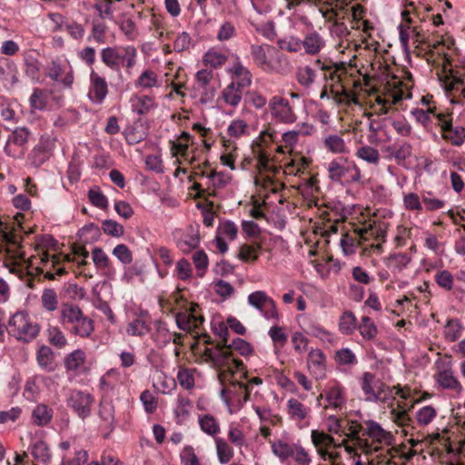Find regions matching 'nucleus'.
Here are the masks:
<instances>
[{
  "instance_id": "nucleus-11",
  "label": "nucleus",
  "mask_w": 465,
  "mask_h": 465,
  "mask_svg": "<svg viewBox=\"0 0 465 465\" xmlns=\"http://www.w3.org/2000/svg\"><path fill=\"white\" fill-rule=\"evenodd\" d=\"M302 44L305 53L311 55L318 54L325 46V41L316 31L308 33L304 39L302 40Z\"/></svg>"
},
{
  "instance_id": "nucleus-50",
  "label": "nucleus",
  "mask_w": 465,
  "mask_h": 465,
  "mask_svg": "<svg viewBox=\"0 0 465 465\" xmlns=\"http://www.w3.org/2000/svg\"><path fill=\"white\" fill-rule=\"evenodd\" d=\"M30 105L33 109L43 110L46 106V97L44 90L35 88L29 99Z\"/></svg>"
},
{
  "instance_id": "nucleus-1",
  "label": "nucleus",
  "mask_w": 465,
  "mask_h": 465,
  "mask_svg": "<svg viewBox=\"0 0 465 465\" xmlns=\"http://www.w3.org/2000/svg\"><path fill=\"white\" fill-rule=\"evenodd\" d=\"M61 320L64 324H73L71 332L82 338L89 337L94 330V321L84 316L81 309L73 303L63 304Z\"/></svg>"
},
{
  "instance_id": "nucleus-39",
  "label": "nucleus",
  "mask_w": 465,
  "mask_h": 465,
  "mask_svg": "<svg viewBox=\"0 0 465 465\" xmlns=\"http://www.w3.org/2000/svg\"><path fill=\"white\" fill-rule=\"evenodd\" d=\"M203 61L206 64H209L213 68H217L225 64L227 61V56L214 49H210L205 53Z\"/></svg>"
},
{
  "instance_id": "nucleus-28",
  "label": "nucleus",
  "mask_w": 465,
  "mask_h": 465,
  "mask_svg": "<svg viewBox=\"0 0 465 465\" xmlns=\"http://www.w3.org/2000/svg\"><path fill=\"white\" fill-rule=\"evenodd\" d=\"M356 329V318L351 312H344L339 322V330L342 334L350 335Z\"/></svg>"
},
{
  "instance_id": "nucleus-23",
  "label": "nucleus",
  "mask_w": 465,
  "mask_h": 465,
  "mask_svg": "<svg viewBox=\"0 0 465 465\" xmlns=\"http://www.w3.org/2000/svg\"><path fill=\"white\" fill-rule=\"evenodd\" d=\"M198 422L201 430L210 436H215L220 432L219 422L211 414L199 415Z\"/></svg>"
},
{
  "instance_id": "nucleus-59",
  "label": "nucleus",
  "mask_w": 465,
  "mask_h": 465,
  "mask_svg": "<svg viewBox=\"0 0 465 465\" xmlns=\"http://www.w3.org/2000/svg\"><path fill=\"white\" fill-rule=\"evenodd\" d=\"M260 248V244H257L256 246L243 244L240 249L238 258L243 262H248L250 260L256 261L258 259V255H256L255 252Z\"/></svg>"
},
{
  "instance_id": "nucleus-44",
  "label": "nucleus",
  "mask_w": 465,
  "mask_h": 465,
  "mask_svg": "<svg viewBox=\"0 0 465 465\" xmlns=\"http://www.w3.org/2000/svg\"><path fill=\"white\" fill-rule=\"evenodd\" d=\"M445 337L450 341H457L462 331V326L457 319H450L446 324Z\"/></svg>"
},
{
  "instance_id": "nucleus-4",
  "label": "nucleus",
  "mask_w": 465,
  "mask_h": 465,
  "mask_svg": "<svg viewBox=\"0 0 465 465\" xmlns=\"http://www.w3.org/2000/svg\"><path fill=\"white\" fill-rule=\"evenodd\" d=\"M272 115L283 124H292L296 121V115L287 99L275 95L269 102Z\"/></svg>"
},
{
  "instance_id": "nucleus-48",
  "label": "nucleus",
  "mask_w": 465,
  "mask_h": 465,
  "mask_svg": "<svg viewBox=\"0 0 465 465\" xmlns=\"http://www.w3.org/2000/svg\"><path fill=\"white\" fill-rule=\"evenodd\" d=\"M113 254L124 265L130 264L133 261V253L127 245L121 243L113 250Z\"/></svg>"
},
{
  "instance_id": "nucleus-22",
  "label": "nucleus",
  "mask_w": 465,
  "mask_h": 465,
  "mask_svg": "<svg viewBox=\"0 0 465 465\" xmlns=\"http://www.w3.org/2000/svg\"><path fill=\"white\" fill-rule=\"evenodd\" d=\"M297 444H289L284 440H278L272 442V453L280 459L282 462H286L291 459L292 451L294 450Z\"/></svg>"
},
{
  "instance_id": "nucleus-12",
  "label": "nucleus",
  "mask_w": 465,
  "mask_h": 465,
  "mask_svg": "<svg viewBox=\"0 0 465 465\" xmlns=\"http://www.w3.org/2000/svg\"><path fill=\"white\" fill-rule=\"evenodd\" d=\"M205 355L219 367H226L231 373H233L230 366L231 351L224 350L221 345L216 346V351L207 348L204 351Z\"/></svg>"
},
{
  "instance_id": "nucleus-62",
  "label": "nucleus",
  "mask_w": 465,
  "mask_h": 465,
  "mask_svg": "<svg viewBox=\"0 0 465 465\" xmlns=\"http://www.w3.org/2000/svg\"><path fill=\"white\" fill-rule=\"evenodd\" d=\"M192 45V38L187 32L181 33L173 43V49L175 52H183L188 50Z\"/></svg>"
},
{
  "instance_id": "nucleus-33",
  "label": "nucleus",
  "mask_w": 465,
  "mask_h": 465,
  "mask_svg": "<svg viewBox=\"0 0 465 465\" xmlns=\"http://www.w3.org/2000/svg\"><path fill=\"white\" fill-rule=\"evenodd\" d=\"M359 331L361 336L366 340H372L377 335V327L373 321L368 317L363 316L359 325Z\"/></svg>"
},
{
  "instance_id": "nucleus-63",
  "label": "nucleus",
  "mask_w": 465,
  "mask_h": 465,
  "mask_svg": "<svg viewBox=\"0 0 465 465\" xmlns=\"http://www.w3.org/2000/svg\"><path fill=\"white\" fill-rule=\"evenodd\" d=\"M177 276L182 281L188 280L192 275V267L188 260L183 258L176 264Z\"/></svg>"
},
{
  "instance_id": "nucleus-19",
  "label": "nucleus",
  "mask_w": 465,
  "mask_h": 465,
  "mask_svg": "<svg viewBox=\"0 0 465 465\" xmlns=\"http://www.w3.org/2000/svg\"><path fill=\"white\" fill-rule=\"evenodd\" d=\"M377 382V379L375 375L371 372L366 371L362 374L361 387V390L366 396L367 401L378 402L379 396L374 394L375 383Z\"/></svg>"
},
{
  "instance_id": "nucleus-54",
  "label": "nucleus",
  "mask_w": 465,
  "mask_h": 465,
  "mask_svg": "<svg viewBox=\"0 0 465 465\" xmlns=\"http://www.w3.org/2000/svg\"><path fill=\"white\" fill-rule=\"evenodd\" d=\"M177 380L180 385L185 390H190L194 387V378L189 369L181 368L177 373Z\"/></svg>"
},
{
  "instance_id": "nucleus-10",
  "label": "nucleus",
  "mask_w": 465,
  "mask_h": 465,
  "mask_svg": "<svg viewBox=\"0 0 465 465\" xmlns=\"http://www.w3.org/2000/svg\"><path fill=\"white\" fill-rule=\"evenodd\" d=\"M437 382L443 389L453 390L458 393H460L463 390L462 385L458 379L453 375L451 369L449 367L442 371H440L435 375Z\"/></svg>"
},
{
  "instance_id": "nucleus-52",
  "label": "nucleus",
  "mask_w": 465,
  "mask_h": 465,
  "mask_svg": "<svg viewBox=\"0 0 465 465\" xmlns=\"http://www.w3.org/2000/svg\"><path fill=\"white\" fill-rule=\"evenodd\" d=\"M193 261L196 270L198 271V275L203 277L208 267L207 254L203 250L197 251L193 256Z\"/></svg>"
},
{
  "instance_id": "nucleus-45",
  "label": "nucleus",
  "mask_w": 465,
  "mask_h": 465,
  "mask_svg": "<svg viewBox=\"0 0 465 465\" xmlns=\"http://www.w3.org/2000/svg\"><path fill=\"white\" fill-rule=\"evenodd\" d=\"M251 54L254 63L261 68L265 69L269 66L266 53L262 45H252L251 46Z\"/></svg>"
},
{
  "instance_id": "nucleus-3",
  "label": "nucleus",
  "mask_w": 465,
  "mask_h": 465,
  "mask_svg": "<svg viewBox=\"0 0 465 465\" xmlns=\"http://www.w3.org/2000/svg\"><path fill=\"white\" fill-rule=\"evenodd\" d=\"M67 406L82 420L91 415V407L94 402V397L80 390L71 391L67 400Z\"/></svg>"
},
{
  "instance_id": "nucleus-46",
  "label": "nucleus",
  "mask_w": 465,
  "mask_h": 465,
  "mask_svg": "<svg viewBox=\"0 0 465 465\" xmlns=\"http://www.w3.org/2000/svg\"><path fill=\"white\" fill-rule=\"evenodd\" d=\"M48 341L57 348H63L67 343L65 336L58 327H50L48 329Z\"/></svg>"
},
{
  "instance_id": "nucleus-61",
  "label": "nucleus",
  "mask_w": 465,
  "mask_h": 465,
  "mask_svg": "<svg viewBox=\"0 0 465 465\" xmlns=\"http://www.w3.org/2000/svg\"><path fill=\"white\" fill-rule=\"evenodd\" d=\"M291 459H293L300 465H310L311 462L308 452L299 444L292 450Z\"/></svg>"
},
{
  "instance_id": "nucleus-51",
  "label": "nucleus",
  "mask_w": 465,
  "mask_h": 465,
  "mask_svg": "<svg viewBox=\"0 0 465 465\" xmlns=\"http://www.w3.org/2000/svg\"><path fill=\"white\" fill-rule=\"evenodd\" d=\"M436 416V411L432 406H425L418 411L417 420L421 426H426L431 422Z\"/></svg>"
},
{
  "instance_id": "nucleus-18",
  "label": "nucleus",
  "mask_w": 465,
  "mask_h": 465,
  "mask_svg": "<svg viewBox=\"0 0 465 465\" xmlns=\"http://www.w3.org/2000/svg\"><path fill=\"white\" fill-rule=\"evenodd\" d=\"M103 63L114 71H120L121 53L117 47H105L101 51Z\"/></svg>"
},
{
  "instance_id": "nucleus-24",
  "label": "nucleus",
  "mask_w": 465,
  "mask_h": 465,
  "mask_svg": "<svg viewBox=\"0 0 465 465\" xmlns=\"http://www.w3.org/2000/svg\"><path fill=\"white\" fill-rule=\"evenodd\" d=\"M54 352L52 349L46 345L39 347L36 354V361L39 366L48 371H54L53 367Z\"/></svg>"
},
{
  "instance_id": "nucleus-37",
  "label": "nucleus",
  "mask_w": 465,
  "mask_h": 465,
  "mask_svg": "<svg viewBox=\"0 0 465 465\" xmlns=\"http://www.w3.org/2000/svg\"><path fill=\"white\" fill-rule=\"evenodd\" d=\"M356 155L363 161L377 164L380 161L379 151L371 146H361L357 150Z\"/></svg>"
},
{
  "instance_id": "nucleus-15",
  "label": "nucleus",
  "mask_w": 465,
  "mask_h": 465,
  "mask_svg": "<svg viewBox=\"0 0 465 465\" xmlns=\"http://www.w3.org/2000/svg\"><path fill=\"white\" fill-rule=\"evenodd\" d=\"M133 112L138 115H144L150 112L151 109L156 107L153 99L149 95H134L130 99Z\"/></svg>"
},
{
  "instance_id": "nucleus-25",
  "label": "nucleus",
  "mask_w": 465,
  "mask_h": 465,
  "mask_svg": "<svg viewBox=\"0 0 465 465\" xmlns=\"http://www.w3.org/2000/svg\"><path fill=\"white\" fill-rule=\"evenodd\" d=\"M25 73L31 78L35 83H38L40 80V62L32 55H27L24 60Z\"/></svg>"
},
{
  "instance_id": "nucleus-31",
  "label": "nucleus",
  "mask_w": 465,
  "mask_h": 465,
  "mask_svg": "<svg viewBox=\"0 0 465 465\" xmlns=\"http://www.w3.org/2000/svg\"><path fill=\"white\" fill-rule=\"evenodd\" d=\"M386 151L393 155L398 162L404 161L411 154V145L409 143H402L400 145L394 143L388 146Z\"/></svg>"
},
{
  "instance_id": "nucleus-32",
  "label": "nucleus",
  "mask_w": 465,
  "mask_h": 465,
  "mask_svg": "<svg viewBox=\"0 0 465 465\" xmlns=\"http://www.w3.org/2000/svg\"><path fill=\"white\" fill-rule=\"evenodd\" d=\"M151 331L150 324L142 319H135L127 326V333L133 336H143Z\"/></svg>"
},
{
  "instance_id": "nucleus-29",
  "label": "nucleus",
  "mask_w": 465,
  "mask_h": 465,
  "mask_svg": "<svg viewBox=\"0 0 465 465\" xmlns=\"http://www.w3.org/2000/svg\"><path fill=\"white\" fill-rule=\"evenodd\" d=\"M85 361V353L82 350H75L64 359V366L67 371H76Z\"/></svg>"
},
{
  "instance_id": "nucleus-41",
  "label": "nucleus",
  "mask_w": 465,
  "mask_h": 465,
  "mask_svg": "<svg viewBox=\"0 0 465 465\" xmlns=\"http://www.w3.org/2000/svg\"><path fill=\"white\" fill-rule=\"evenodd\" d=\"M434 280L440 288L446 291H450L453 288V275L447 270L437 272L434 275Z\"/></svg>"
},
{
  "instance_id": "nucleus-57",
  "label": "nucleus",
  "mask_w": 465,
  "mask_h": 465,
  "mask_svg": "<svg viewBox=\"0 0 465 465\" xmlns=\"http://www.w3.org/2000/svg\"><path fill=\"white\" fill-rule=\"evenodd\" d=\"M248 125L243 120H233L228 126L227 133L231 137L239 138L247 132Z\"/></svg>"
},
{
  "instance_id": "nucleus-9",
  "label": "nucleus",
  "mask_w": 465,
  "mask_h": 465,
  "mask_svg": "<svg viewBox=\"0 0 465 465\" xmlns=\"http://www.w3.org/2000/svg\"><path fill=\"white\" fill-rule=\"evenodd\" d=\"M365 424L366 430L363 435L368 436L379 443L385 441L388 445L391 444L393 435L390 431L385 430L380 423L373 420H368L365 421Z\"/></svg>"
},
{
  "instance_id": "nucleus-36",
  "label": "nucleus",
  "mask_w": 465,
  "mask_h": 465,
  "mask_svg": "<svg viewBox=\"0 0 465 465\" xmlns=\"http://www.w3.org/2000/svg\"><path fill=\"white\" fill-rule=\"evenodd\" d=\"M135 85L144 89L158 85L156 74L150 69L143 71L136 80Z\"/></svg>"
},
{
  "instance_id": "nucleus-64",
  "label": "nucleus",
  "mask_w": 465,
  "mask_h": 465,
  "mask_svg": "<svg viewBox=\"0 0 465 465\" xmlns=\"http://www.w3.org/2000/svg\"><path fill=\"white\" fill-rule=\"evenodd\" d=\"M181 460L183 465H200L199 460L192 446H186L181 452Z\"/></svg>"
},
{
  "instance_id": "nucleus-21",
  "label": "nucleus",
  "mask_w": 465,
  "mask_h": 465,
  "mask_svg": "<svg viewBox=\"0 0 465 465\" xmlns=\"http://www.w3.org/2000/svg\"><path fill=\"white\" fill-rule=\"evenodd\" d=\"M29 134H30V132L26 127L15 128L12 132L11 135L8 137L7 143L4 149L5 153L7 155L12 156L11 151L9 149V143H13L14 144H15L17 146H24L28 141Z\"/></svg>"
},
{
  "instance_id": "nucleus-14",
  "label": "nucleus",
  "mask_w": 465,
  "mask_h": 465,
  "mask_svg": "<svg viewBox=\"0 0 465 465\" xmlns=\"http://www.w3.org/2000/svg\"><path fill=\"white\" fill-rule=\"evenodd\" d=\"M325 400L331 407L341 410L346 402L343 387L338 383L330 387L326 391Z\"/></svg>"
},
{
  "instance_id": "nucleus-53",
  "label": "nucleus",
  "mask_w": 465,
  "mask_h": 465,
  "mask_svg": "<svg viewBox=\"0 0 465 465\" xmlns=\"http://www.w3.org/2000/svg\"><path fill=\"white\" fill-rule=\"evenodd\" d=\"M92 258L94 265L98 268L106 269L110 265L107 254L100 247H94L92 251Z\"/></svg>"
},
{
  "instance_id": "nucleus-38",
  "label": "nucleus",
  "mask_w": 465,
  "mask_h": 465,
  "mask_svg": "<svg viewBox=\"0 0 465 465\" xmlns=\"http://www.w3.org/2000/svg\"><path fill=\"white\" fill-rule=\"evenodd\" d=\"M296 77L300 84L309 87L315 80V72L311 66L306 65L304 67L298 68Z\"/></svg>"
},
{
  "instance_id": "nucleus-20",
  "label": "nucleus",
  "mask_w": 465,
  "mask_h": 465,
  "mask_svg": "<svg viewBox=\"0 0 465 465\" xmlns=\"http://www.w3.org/2000/svg\"><path fill=\"white\" fill-rule=\"evenodd\" d=\"M310 411V409L305 407L297 399L291 398L287 402V412L290 419L302 421L306 419Z\"/></svg>"
},
{
  "instance_id": "nucleus-26",
  "label": "nucleus",
  "mask_w": 465,
  "mask_h": 465,
  "mask_svg": "<svg viewBox=\"0 0 465 465\" xmlns=\"http://www.w3.org/2000/svg\"><path fill=\"white\" fill-rule=\"evenodd\" d=\"M248 302L255 309L262 312V308L272 305V299L263 291H256L248 295Z\"/></svg>"
},
{
  "instance_id": "nucleus-60",
  "label": "nucleus",
  "mask_w": 465,
  "mask_h": 465,
  "mask_svg": "<svg viewBox=\"0 0 465 465\" xmlns=\"http://www.w3.org/2000/svg\"><path fill=\"white\" fill-rule=\"evenodd\" d=\"M432 193L428 192L422 195V203L427 211L432 212L441 209L445 205V202L437 198L431 197Z\"/></svg>"
},
{
  "instance_id": "nucleus-47",
  "label": "nucleus",
  "mask_w": 465,
  "mask_h": 465,
  "mask_svg": "<svg viewBox=\"0 0 465 465\" xmlns=\"http://www.w3.org/2000/svg\"><path fill=\"white\" fill-rule=\"evenodd\" d=\"M88 199L93 205L100 209H106L108 200L99 189H90L88 191Z\"/></svg>"
},
{
  "instance_id": "nucleus-40",
  "label": "nucleus",
  "mask_w": 465,
  "mask_h": 465,
  "mask_svg": "<svg viewBox=\"0 0 465 465\" xmlns=\"http://www.w3.org/2000/svg\"><path fill=\"white\" fill-rule=\"evenodd\" d=\"M41 301L43 307L49 312H54L58 307L57 294L53 289H45L41 296Z\"/></svg>"
},
{
  "instance_id": "nucleus-2",
  "label": "nucleus",
  "mask_w": 465,
  "mask_h": 465,
  "mask_svg": "<svg viewBox=\"0 0 465 465\" xmlns=\"http://www.w3.org/2000/svg\"><path fill=\"white\" fill-rule=\"evenodd\" d=\"M5 330L9 335L14 336L17 341L26 343L32 341L40 331L39 325L31 322L28 314L24 312H15L9 319Z\"/></svg>"
},
{
  "instance_id": "nucleus-7",
  "label": "nucleus",
  "mask_w": 465,
  "mask_h": 465,
  "mask_svg": "<svg viewBox=\"0 0 465 465\" xmlns=\"http://www.w3.org/2000/svg\"><path fill=\"white\" fill-rule=\"evenodd\" d=\"M228 73L232 74V82L240 87L245 89L252 83V75L250 70L242 64L238 55L235 56V61L232 66L228 69Z\"/></svg>"
},
{
  "instance_id": "nucleus-5",
  "label": "nucleus",
  "mask_w": 465,
  "mask_h": 465,
  "mask_svg": "<svg viewBox=\"0 0 465 465\" xmlns=\"http://www.w3.org/2000/svg\"><path fill=\"white\" fill-rule=\"evenodd\" d=\"M54 143L55 140L51 135H42L38 144L35 146L30 153L32 164L35 167L44 164L50 158Z\"/></svg>"
},
{
  "instance_id": "nucleus-13",
  "label": "nucleus",
  "mask_w": 465,
  "mask_h": 465,
  "mask_svg": "<svg viewBox=\"0 0 465 465\" xmlns=\"http://www.w3.org/2000/svg\"><path fill=\"white\" fill-rule=\"evenodd\" d=\"M442 136L450 140L453 145L460 146L465 141V128L452 127L451 122H445L442 124Z\"/></svg>"
},
{
  "instance_id": "nucleus-56",
  "label": "nucleus",
  "mask_w": 465,
  "mask_h": 465,
  "mask_svg": "<svg viewBox=\"0 0 465 465\" xmlns=\"http://www.w3.org/2000/svg\"><path fill=\"white\" fill-rule=\"evenodd\" d=\"M236 35L235 26L232 22H224L217 34V39L221 42L228 41Z\"/></svg>"
},
{
  "instance_id": "nucleus-6",
  "label": "nucleus",
  "mask_w": 465,
  "mask_h": 465,
  "mask_svg": "<svg viewBox=\"0 0 465 465\" xmlns=\"http://www.w3.org/2000/svg\"><path fill=\"white\" fill-rule=\"evenodd\" d=\"M107 94L108 85L105 79L92 69L90 73L89 98L95 104H102Z\"/></svg>"
},
{
  "instance_id": "nucleus-49",
  "label": "nucleus",
  "mask_w": 465,
  "mask_h": 465,
  "mask_svg": "<svg viewBox=\"0 0 465 465\" xmlns=\"http://www.w3.org/2000/svg\"><path fill=\"white\" fill-rule=\"evenodd\" d=\"M278 45L282 50H286L291 53H297L302 49V40L299 38L290 36L288 38L279 40Z\"/></svg>"
},
{
  "instance_id": "nucleus-42",
  "label": "nucleus",
  "mask_w": 465,
  "mask_h": 465,
  "mask_svg": "<svg viewBox=\"0 0 465 465\" xmlns=\"http://www.w3.org/2000/svg\"><path fill=\"white\" fill-rule=\"evenodd\" d=\"M334 360L340 365H354L357 363L355 354L348 348L338 350L335 353Z\"/></svg>"
},
{
  "instance_id": "nucleus-27",
  "label": "nucleus",
  "mask_w": 465,
  "mask_h": 465,
  "mask_svg": "<svg viewBox=\"0 0 465 465\" xmlns=\"http://www.w3.org/2000/svg\"><path fill=\"white\" fill-rule=\"evenodd\" d=\"M31 453L36 460L45 464H46L51 458L49 448L46 442L41 440L32 444Z\"/></svg>"
},
{
  "instance_id": "nucleus-55",
  "label": "nucleus",
  "mask_w": 465,
  "mask_h": 465,
  "mask_svg": "<svg viewBox=\"0 0 465 465\" xmlns=\"http://www.w3.org/2000/svg\"><path fill=\"white\" fill-rule=\"evenodd\" d=\"M232 348L236 350L242 356H248L252 354L253 351L252 345L245 340L241 338H235L232 340V341L229 344L227 349Z\"/></svg>"
},
{
  "instance_id": "nucleus-16",
  "label": "nucleus",
  "mask_w": 465,
  "mask_h": 465,
  "mask_svg": "<svg viewBox=\"0 0 465 465\" xmlns=\"http://www.w3.org/2000/svg\"><path fill=\"white\" fill-rule=\"evenodd\" d=\"M53 410L46 404H38L32 411L33 423L39 427L48 425L53 418Z\"/></svg>"
},
{
  "instance_id": "nucleus-43",
  "label": "nucleus",
  "mask_w": 465,
  "mask_h": 465,
  "mask_svg": "<svg viewBox=\"0 0 465 465\" xmlns=\"http://www.w3.org/2000/svg\"><path fill=\"white\" fill-rule=\"evenodd\" d=\"M102 229L105 234L113 237H121L124 232V226L111 219L104 220L102 223Z\"/></svg>"
},
{
  "instance_id": "nucleus-58",
  "label": "nucleus",
  "mask_w": 465,
  "mask_h": 465,
  "mask_svg": "<svg viewBox=\"0 0 465 465\" xmlns=\"http://www.w3.org/2000/svg\"><path fill=\"white\" fill-rule=\"evenodd\" d=\"M245 103L252 105L256 109H262L265 106L267 100L266 98L262 95L260 93L255 91H249L245 94Z\"/></svg>"
},
{
  "instance_id": "nucleus-35",
  "label": "nucleus",
  "mask_w": 465,
  "mask_h": 465,
  "mask_svg": "<svg viewBox=\"0 0 465 465\" xmlns=\"http://www.w3.org/2000/svg\"><path fill=\"white\" fill-rule=\"evenodd\" d=\"M200 243V236L198 233L185 235L183 238L177 242L178 248L184 253L190 252L192 250L196 249Z\"/></svg>"
},
{
  "instance_id": "nucleus-8",
  "label": "nucleus",
  "mask_w": 465,
  "mask_h": 465,
  "mask_svg": "<svg viewBox=\"0 0 465 465\" xmlns=\"http://www.w3.org/2000/svg\"><path fill=\"white\" fill-rule=\"evenodd\" d=\"M351 164L347 158L338 157L328 165V175L331 182L343 183L342 179L351 173Z\"/></svg>"
},
{
  "instance_id": "nucleus-30",
  "label": "nucleus",
  "mask_w": 465,
  "mask_h": 465,
  "mask_svg": "<svg viewBox=\"0 0 465 465\" xmlns=\"http://www.w3.org/2000/svg\"><path fill=\"white\" fill-rule=\"evenodd\" d=\"M218 460L222 464L228 463L233 456V450L222 438L215 439Z\"/></svg>"
},
{
  "instance_id": "nucleus-34",
  "label": "nucleus",
  "mask_w": 465,
  "mask_h": 465,
  "mask_svg": "<svg viewBox=\"0 0 465 465\" xmlns=\"http://www.w3.org/2000/svg\"><path fill=\"white\" fill-rule=\"evenodd\" d=\"M325 147L334 153H342L346 151V145L342 137L331 134L324 139Z\"/></svg>"
},
{
  "instance_id": "nucleus-17",
  "label": "nucleus",
  "mask_w": 465,
  "mask_h": 465,
  "mask_svg": "<svg viewBox=\"0 0 465 465\" xmlns=\"http://www.w3.org/2000/svg\"><path fill=\"white\" fill-rule=\"evenodd\" d=\"M244 88L231 82L222 92L223 100L229 105L236 107L242 101Z\"/></svg>"
}]
</instances>
